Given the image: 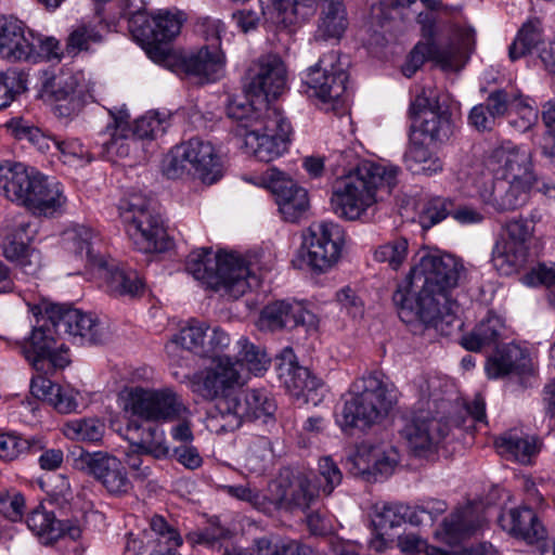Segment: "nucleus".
<instances>
[{"label":"nucleus","mask_w":555,"mask_h":555,"mask_svg":"<svg viewBox=\"0 0 555 555\" xmlns=\"http://www.w3.org/2000/svg\"><path fill=\"white\" fill-rule=\"evenodd\" d=\"M465 278L462 259L439 250H421L405 281L392 294L400 319L437 328L452 289Z\"/></svg>","instance_id":"f257e3e1"},{"label":"nucleus","mask_w":555,"mask_h":555,"mask_svg":"<svg viewBox=\"0 0 555 555\" xmlns=\"http://www.w3.org/2000/svg\"><path fill=\"white\" fill-rule=\"evenodd\" d=\"M335 166L343 168L344 176L333 185L331 206L335 215L346 220H367V209L376 203V191L382 185L391 189L396 184L397 167L386 168L369 160L352 166V150L333 154Z\"/></svg>","instance_id":"f03ea898"},{"label":"nucleus","mask_w":555,"mask_h":555,"mask_svg":"<svg viewBox=\"0 0 555 555\" xmlns=\"http://www.w3.org/2000/svg\"><path fill=\"white\" fill-rule=\"evenodd\" d=\"M0 193L34 215L53 216L66 202L59 182L23 163L0 165Z\"/></svg>","instance_id":"7ed1b4c3"},{"label":"nucleus","mask_w":555,"mask_h":555,"mask_svg":"<svg viewBox=\"0 0 555 555\" xmlns=\"http://www.w3.org/2000/svg\"><path fill=\"white\" fill-rule=\"evenodd\" d=\"M349 392L351 397L346 400L337 420L345 431L365 430L382 423L397 403L396 387L378 371L357 378Z\"/></svg>","instance_id":"20e7f679"},{"label":"nucleus","mask_w":555,"mask_h":555,"mask_svg":"<svg viewBox=\"0 0 555 555\" xmlns=\"http://www.w3.org/2000/svg\"><path fill=\"white\" fill-rule=\"evenodd\" d=\"M185 271L195 280L215 291L237 299L250 287L249 270L240 256L228 253L212 255L210 247L189 254Z\"/></svg>","instance_id":"39448f33"},{"label":"nucleus","mask_w":555,"mask_h":555,"mask_svg":"<svg viewBox=\"0 0 555 555\" xmlns=\"http://www.w3.org/2000/svg\"><path fill=\"white\" fill-rule=\"evenodd\" d=\"M126 231L139 251L164 253L170 242L162 215L153 199L142 194H132L120 206Z\"/></svg>","instance_id":"423d86ee"},{"label":"nucleus","mask_w":555,"mask_h":555,"mask_svg":"<svg viewBox=\"0 0 555 555\" xmlns=\"http://www.w3.org/2000/svg\"><path fill=\"white\" fill-rule=\"evenodd\" d=\"M163 171L169 179L193 175L203 183L212 184L222 177L223 166L209 141L192 138L170 151L164 160Z\"/></svg>","instance_id":"0eeeda50"},{"label":"nucleus","mask_w":555,"mask_h":555,"mask_svg":"<svg viewBox=\"0 0 555 555\" xmlns=\"http://www.w3.org/2000/svg\"><path fill=\"white\" fill-rule=\"evenodd\" d=\"M318 466V475L313 481L304 475L295 477L292 481L281 480L275 486L272 504L288 512L304 511L310 506L319 492L330 495L340 485L343 474L331 456L320 459Z\"/></svg>","instance_id":"6e6552de"},{"label":"nucleus","mask_w":555,"mask_h":555,"mask_svg":"<svg viewBox=\"0 0 555 555\" xmlns=\"http://www.w3.org/2000/svg\"><path fill=\"white\" fill-rule=\"evenodd\" d=\"M411 118L422 117L416 130L431 144H443L455 130L449 95L436 88L424 87L411 102Z\"/></svg>","instance_id":"1a4fd4ad"},{"label":"nucleus","mask_w":555,"mask_h":555,"mask_svg":"<svg viewBox=\"0 0 555 555\" xmlns=\"http://www.w3.org/2000/svg\"><path fill=\"white\" fill-rule=\"evenodd\" d=\"M216 410L223 422L220 428L224 431H233L244 421L274 423L278 404L266 389H246L220 398Z\"/></svg>","instance_id":"9d476101"},{"label":"nucleus","mask_w":555,"mask_h":555,"mask_svg":"<svg viewBox=\"0 0 555 555\" xmlns=\"http://www.w3.org/2000/svg\"><path fill=\"white\" fill-rule=\"evenodd\" d=\"M261 5L283 14V22L306 20L313 14L317 4L321 17L317 35L322 39H339L348 26L347 12L343 0H260Z\"/></svg>","instance_id":"9b49d317"},{"label":"nucleus","mask_w":555,"mask_h":555,"mask_svg":"<svg viewBox=\"0 0 555 555\" xmlns=\"http://www.w3.org/2000/svg\"><path fill=\"white\" fill-rule=\"evenodd\" d=\"M35 306V315H42V324L35 325L26 338L21 343V351L25 359L38 372H48L52 369H63L68 364L67 348L59 343L62 336L59 326H55L48 315L39 312Z\"/></svg>","instance_id":"f8f14e48"},{"label":"nucleus","mask_w":555,"mask_h":555,"mask_svg":"<svg viewBox=\"0 0 555 555\" xmlns=\"http://www.w3.org/2000/svg\"><path fill=\"white\" fill-rule=\"evenodd\" d=\"M39 312H44L59 326L62 335L70 336L75 344L96 346L105 344L109 338L107 327L92 313L48 301L40 304Z\"/></svg>","instance_id":"ddd939ff"},{"label":"nucleus","mask_w":555,"mask_h":555,"mask_svg":"<svg viewBox=\"0 0 555 555\" xmlns=\"http://www.w3.org/2000/svg\"><path fill=\"white\" fill-rule=\"evenodd\" d=\"M112 122L106 126L102 146L108 155L127 157L130 152L129 142L134 139H154L165 132L163 121L156 114H149L138 118L133 128L129 125V114L126 109H109Z\"/></svg>","instance_id":"4468645a"},{"label":"nucleus","mask_w":555,"mask_h":555,"mask_svg":"<svg viewBox=\"0 0 555 555\" xmlns=\"http://www.w3.org/2000/svg\"><path fill=\"white\" fill-rule=\"evenodd\" d=\"M291 132V122L278 109L267 108L264 122L240 137H243L247 153L269 163L287 150Z\"/></svg>","instance_id":"2eb2a0df"},{"label":"nucleus","mask_w":555,"mask_h":555,"mask_svg":"<svg viewBox=\"0 0 555 555\" xmlns=\"http://www.w3.org/2000/svg\"><path fill=\"white\" fill-rule=\"evenodd\" d=\"M345 244L343 228L332 221H317L304 232V260L314 271L325 272L340 258Z\"/></svg>","instance_id":"dca6fc26"},{"label":"nucleus","mask_w":555,"mask_h":555,"mask_svg":"<svg viewBox=\"0 0 555 555\" xmlns=\"http://www.w3.org/2000/svg\"><path fill=\"white\" fill-rule=\"evenodd\" d=\"M505 232L506 235L493 246L491 261L500 274L512 275L527 262L528 241L533 228L524 218H513L506 222Z\"/></svg>","instance_id":"f3484780"},{"label":"nucleus","mask_w":555,"mask_h":555,"mask_svg":"<svg viewBox=\"0 0 555 555\" xmlns=\"http://www.w3.org/2000/svg\"><path fill=\"white\" fill-rule=\"evenodd\" d=\"M286 79L285 64L278 54L261 55L247 69L244 90L267 109L270 101L284 91Z\"/></svg>","instance_id":"a211bd4d"},{"label":"nucleus","mask_w":555,"mask_h":555,"mask_svg":"<svg viewBox=\"0 0 555 555\" xmlns=\"http://www.w3.org/2000/svg\"><path fill=\"white\" fill-rule=\"evenodd\" d=\"M347 65L338 51L325 53L308 68L305 82L321 101H338L347 91Z\"/></svg>","instance_id":"6ab92c4d"},{"label":"nucleus","mask_w":555,"mask_h":555,"mask_svg":"<svg viewBox=\"0 0 555 555\" xmlns=\"http://www.w3.org/2000/svg\"><path fill=\"white\" fill-rule=\"evenodd\" d=\"M130 409L133 415L153 422L175 421L186 412L178 395L170 389L135 388L130 395Z\"/></svg>","instance_id":"aec40b11"},{"label":"nucleus","mask_w":555,"mask_h":555,"mask_svg":"<svg viewBox=\"0 0 555 555\" xmlns=\"http://www.w3.org/2000/svg\"><path fill=\"white\" fill-rule=\"evenodd\" d=\"M225 55L218 44L182 53L177 60V73L204 85L219 80L224 74Z\"/></svg>","instance_id":"412c9836"},{"label":"nucleus","mask_w":555,"mask_h":555,"mask_svg":"<svg viewBox=\"0 0 555 555\" xmlns=\"http://www.w3.org/2000/svg\"><path fill=\"white\" fill-rule=\"evenodd\" d=\"M275 361L278 376L289 395L306 403L317 404L321 400L318 391L323 388L322 380L296 362L292 348H285Z\"/></svg>","instance_id":"4be33fe9"},{"label":"nucleus","mask_w":555,"mask_h":555,"mask_svg":"<svg viewBox=\"0 0 555 555\" xmlns=\"http://www.w3.org/2000/svg\"><path fill=\"white\" fill-rule=\"evenodd\" d=\"M263 182L275 196L279 210L285 221H298L309 208L307 190L297 185L278 168H268L263 173Z\"/></svg>","instance_id":"5701e85b"},{"label":"nucleus","mask_w":555,"mask_h":555,"mask_svg":"<svg viewBox=\"0 0 555 555\" xmlns=\"http://www.w3.org/2000/svg\"><path fill=\"white\" fill-rule=\"evenodd\" d=\"M449 431L450 426L442 420L412 415L404 418L400 435L414 455L427 456L437 451Z\"/></svg>","instance_id":"b1692460"},{"label":"nucleus","mask_w":555,"mask_h":555,"mask_svg":"<svg viewBox=\"0 0 555 555\" xmlns=\"http://www.w3.org/2000/svg\"><path fill=\"white\" fill-rule=\"evenodd\" d=\"M78 462L82 469H86L112 494L126 493L131 488L125 466L119 459L107 452L82 451Z\"/></svg>","instance_id":"393cba45"},{"label":"nucleus","mask_w":555,"mask_h":555,"mask_svg":"<svg viewBox=\"0 0 555 555\" xmlns=\"http://www.w3.org/2000/svg\"><path fill=\"white\" fill-rule=\"evenodd\" d=\"M475 49V30L469 26H454L449 43L431 44L427 49L429 57L442 69H462Z\"/></svg>","instance_id":"a878e982"},{"label":"nucleus","mask_w":555,"mask_h":555,"mask_svg":"<svg viewBox=\"0 0 555 555\" xmlns=\"http://www.w3.org/2000/svg\"><path fill=\"white\" fill-rule=\"evenodd\" d=\"M261 318L270 330H293L302 326L306 331H315L319 326L318 317L301 302L276 300L267 305Z\"/></svg>","instance_id":"bb28decb"},{"label":"nucleus","mask_w":555,"mask_h":555,"mask_svg":"<svg viewBox=\"0 0 555 555\" xmlns=\"http://www.w3.org/2000/svg\"><path fill=\"white\" fill-rule=\"evenodd\" d=\"M46 92L53 100V113L60 118H72L85 105V92L76 76L60 74L44 85Z\"/></svg>","instance_id":"cd10ccee"},{"label":"nucleus","mask_w":555,"mask_h":555,"mask_svg":"<svg viewBox=\"0 0 555 555\" xmlns=\"http://www.w3.org/2000/svg\"><path fill=\"white\" fill-rule=\"evenodd\" d=\"M241 383L237 364L229 356L217 357L216 366L204 375L196 376L193 382V390L206 400L222 398L223 392Z\"/></svg>","instance_id":"c85d7f7f"},{"label":"nucleus","mask_w":555,"mask_h":555,"mask_svg":"<svg viewBox=\"0 0 555 555\" xmlns=\"http://www.w3.org/2000/svg\"><path fill=\"white\" fill-rule=\"evenodd\" d=\"M491 158L498 164L494 168L495 179L531 186L535 182L529 152L517 146L502 145L493 151Z\"/></svg>","instance_id":"c756f323"},{"label":"nucleus","mask_w":555,"mask_h":555,"mask_svg":"<svg viewBox=\"0 0 555 555\" xmlns=\"http://www.w3.org/2000/svg\"><path fill=\"white\" fill-rule=\"evenodd\" d=\"M182 23L181 13L159 11L152 20L145 14H137L131 17V33L142 42L171 41L179 35Z\"/></svg>","instance_id":"7c9ffc66"},{"label":"nucleus","mask_w":555,"mask_h":555,"mask_svg":"<svg viewBox=\"0 0 555 555\" xmlns=\"http://www.w3.org/2000/svg\"><path fill=\"white\" fill-rule=\"evenodd\" d=\"M28 528L46 545L53 544L61 538L77 541L82 533L77 519H56L54 513L36 508L27 517Z\"/></svg>","instance_id":"2f4dec72"},{"label":"nucleus","mask_w":555,"mask_h":555,"mask_svg":"<svg viewBox=\"0 0 555 555\" xmlns=\"http://www.w3.org/2000/svg\"><path fill=\"white\" fill-rule=\"evenodd\" d=\"M531 185L509 182L505 179H493L485 184L479 195L482 202L499 212L512 211L522 207L530 195Z\"/></svg>","instance_id":"473e14b6"},{"label":"nucleus","mask_w":555,"mask_h":555,"mask_svg":"<svg viewBox=\"0 0 555 555\" xmlns=\"http://www.w3.org/2000/svg\"><path fill=\"white\" fill-rule=\"evenodd\" d=\"M34 36L14 17L0 18V55L8 61H26L35 52Z\"/></svg>","instance_id":"72a5a7b5"},{"label":"nucleus","mask_w":555,"mask_h":555,"mask_svg":"<svg viewBox=\"0 0 555 555\" xmlns=\"http://www.w3.org/2000/svg\"><path fill=\"white\" fill-rule=\"evenodd\" d=\"M498 520L503 530L528 544L538 543L546 537L544 526L530 507L512 508L503 513Z\"/></svg>","instance_id":"f704fd0d"},{"label":"nucleus","mask_w":555,"mask_h":555,"mask_svg":"<svg viewBox=\"0 0 555 555\" xmlns=\"http://www.w3.org/2000/svg\"><path fill=\"white\" fill-rule=\"evenodd\" d=\"M482 521V516L473 504L459 507L442 521L443 539L449 544H457L475 534Z\"/></svg>","instance_id":"c9c22d12"},{"label":"nucleus","mask_w":555,"mask_h":555,"mask_svg":"<svg viewBox=\"0 0 555 555\" xmlns=\"http://www.w3.org/2000/svg\"><path fill=\"white\" fill-rule=\"evenodd\" d=\"M494 447L501 456L521 464H530L540 451L539 439L516 429H511L494 440Z\"/></svg>","instance_id":"e433bc0d"},{"label":"nucleus","mask_w":555,"mask_h":555,"mask_svg":"<svg viewBox=\"0 0 555 555\" xmlns=\"http://www.w3.org/2000/svg\"><path fill=\"white\" fill-rule=\"evenodd\" d=\"M28 223L18 224L17 229L7 237L3 254L7 259L16 261L26 274L34 275L40 269L39 251L29 247L30 237L27 234Z\"/></svg>","instance_id":"4c0bfd02"},{"label":"nucleus","mask_w":555,"mask_h":555,"mask_svg":"<svg viewBox=\"0 0 555 555\" xmlns=\"http://www.w3.org/2000/svg\"><path fill=\"white\" fill-rule=\"evenodd\" d=\"M108 33V26L102 22L80 23L69 33L63 53L74 57L81 52H94L98 46L105 42Z\"/></svg>","instance_id":"58836bf2"},{"label":"nucleus","mask_w":555,"mask_h":555,"mask_svg":"<svg viewBox=\"0 0 555 555\" xmlns=\"http://www.w3.org/2000/svg\"><path fill=\"white\" fill-rule=\"evenodd\" d=\"M127 439L131 443V448H135L139 453L151 455L155 459L166 457L169 449L164 442V433L154 425L145 428L137 421H130L127 426Z\"/></svg>","instance_id":"ea45409f"},{"label":"nucleus","mask_w":555,"mask_h":555,"mask_svg":"<svg viewBox=\"0 0 555 555\" xmlns=\"http://www.w3.org/2000/svg\"><path fill=\"white\" fill-rule=\"evenodd\" d=\"M504 330L503 320L488 312L468 334L461 339V345L468 351L479 352L485 348L496 346Z\"/></svg>","instance_id":"a19ab883"},{"label":"nucleus","mask_w":555,"mask_h":555,"mask_svg":"<svg viewBox=\"0 0 555 555\" xmlns=\"http://www.w3.org/2000/svg\"><path fill=\"white\" fill-rule=\"evenodd\" d=\"M227 115L237 122L236 134L240 135V133L257 129L264 122L266 108L255 96L246 93L244 99L229 100Z\"/></svg>","instance_id":"79ce46f5"},{"label":"nucleus","mask_w":555,"mask_h":555,"mask_svg":"<svg viewBox=\"0 0 555 555\" xmlns=\"http://www.w3.org/2000/svg\"><path fill=\"white\" fill-rule=\"evenodd\" d=\"M104 279L107 292L115 297L133 298L141 296L145 291L144 281L132 269L119 267L107 269Z\"/></svg>","instance_id":"37998d69"},{"label":"nucleus","mask_w":555,"mask_h":555,"mask_svg":"<svg viewBox=\"0 0 555 555\" xmlns=\"http://www.w3.org/2000/svg\"><path fill=\"white\" fill-rule=\"evenodd\" d=\"M209 325L205 322L192 319L188 324L180 330L173 339L166 346L167 351L170 353L181 347L185 350L194 352L203 357L205 354L204 345L206 343V331Z\"/></svg>","instance_id":"c03bdc74"},{"label":"nucleus","mask_w":555,"mask_h":555,"mask_svg":"<svg viewBox=\"0 0 555 555\" xmlns=\"http://www.w3.org/2000/svg\"><path fill=\"white\" fill-rule=\"evenodd\" d=\"M66 240L72 244L70 249L81 258H86L91 264L103 266L100 250L95 247L100 243L94 231L86 225H76L66 232Z\"/></svg>","instance_id":"a18cd8bd"},{"label":"nucleus","mask_w":555,"mask_h":555,"mask_svg":"<svg viewBox=\"0 0 555 555\" xmlns=\"http://www.w3.org/2000/svg\"><path fill=\"white\" fill-rule=\"evenodd\" d=\"M524 359V352L518 346H504L493 357L488 359L486 364L487 374L491 378H499L519 371L524 366L521 364Z\"/></svg>","instance_id":"49530a36"},{"label":"nucleus","mask_w":555,"mask_h":555,"mask_svg":"<svg viewBox=\"0 0 555 555\" xmlns=\"http://www.w3.org/2000/svg\"><path fill=\"white\" fill-rule=\"evenodd\" d=\"M43 448L38 437L24 438L16 433H0V459L3 461H14L24 453L36 454Z\"/></svg>","instance_id":"de8ad7c7"},{"label":"nucleus","mask_w":555,"mask_h":555,"mask_svg":"<svg viewBox=\"0 0 555 555\" xmlns=\"http://www.w3.org/2000/svg\"><path fill=\"white\" fill-rule=\"evenodd\" d=\"M543 40V28L540 18L528 20L518 30L517 37L509 46L508 54L516 61L530 53Z\"/></svg>","instance_id":"09e8293b"},{"label":"nucleus","mask_w":555,"mask_h":555,"mask_svg":"<svg viewBox=\"0 0 555 555\" xmlns=\"http://www.w3.org/2000/svg\"><path fill=\"white\" fill-rule=\"evenodd\" d=\"M105 424L96 417L72 420L64 425V435L77 441L99 442L105 433Z\"/></svg>","instance_id":"8fccbe9b"},{"label":"nucleus","mask_w":555,"mask_h":555,"mask_svg":"<svg viewBox=\"0 0 555 555\" xmlns=\"http://www.w3.org/2000/svg\"><path fill=\"white\" fill-rule=\"evenodd\" d=\"M236 348L237 353L233 363L237 364L240 372L244 366L255 374L267 370L270 359L260 347L242 337L237 340Z\"/></svg>","instance_id":"3c124183"},{"label":"nucleus","mask_w":555,"mask_h":555,"mask_svg":"<svg viewBox=\"0 0 555 555\" xmlns=\"http://www.w3.org/2000/svg\"><path fill=\"white\" fill-rule=\"evenodd\" d=\"M26 75L16 68L0 73V109L7 108L16 95L26 90Z\"/></svg>","instance_id":"603ef678"},{"label":"nucleus","mask_w":555,"mask_h":555,"mask_svg":"<svg viewBox=\"0 0 555 555\" xmlns=\"http://www.w3.org/2000/svg\"><path fill=\"white\" fill-rule=\"evenodd\" d=\"M409 254V242L405 237H395L378 246L374 258L378 262L387 263L392 270H398Z\"/></svg>","instance_id":"864d4df0"},{"label":"nucleus","mask_w":555,"mask_h":555,"mask_svg":"<svg viewBox=\"0 0 555 555\" xmlns=\"http://www.w3.org/2000/svg\"><path fill=\"white\" fill-rule=\"evenodd\" d=\"M15 135L18 140H26L31 143L39 152L55 155L57 138L53 137L40 128L18 121L14 128Z\"/></svg>","instance_id":"5fc2aeb1"},{"label":"nucleus","mask_w":555,"mask_h":555,"mask_svg":"<svg viewBox=\"0 0 555 555\" xmlns=\"http://www.w3.org/2000/svg\"><path fill=\"white\" fill-rule=\"evenodd\" d=\"M411 506L403 503H387L376 513L374 524L378 530H384L399 527L406 521L411 524Z\"/></svg>","instance_id":"6e6d98bb"},{"label":"nucleus","mask_w":555,"mask_h":555,"mask_svg":"<svg viewBox=\"0 0 555 555\" xmlns=\"http://www.w3.org/2000/svg\"><path fill=\"white\" fill-rule=\"evenodd\" d=\"M280 481L274 482L270 487V496H266L258 491H255L250 488L244 486H229L227 487L228 493L234 498H237L243 501H247L251 503L256 508L264 512L271 513L272 511L278 509L274 504H272L271 499L275 494L276 488Z\"/></svg>","instance_id":"4d7b16f0"},{"label":"nucleus","mask_w":555,"mask_h":555,"mask_svg":"<svg viewBox=\"0 0 555 555\" xmlns=\"http://www.w3.org/2000/svg\"><path fill=\"white\" fill-rule=\"evenodd\" d=\"M448 509V504L438 499H427L422 503L411 506V525L418 526L424 521L434 522L439 516Z\"/></svg>","instance_id":"13d9d810"},{"label":"nucleus","mask_w":555,"mask_h":555,"mask_svg":"<svg viewBox=\"0 0 555 555\" xmlns=\"http://www.w3.org/2000/svg\"><path fill=\"white\" fill-rule=\"evenodd\" d=\"M455 202L456 201L451 197H431L425 205L424 219L427 220L430 225H435L449 216L453 218Z\"/></svg>","instance_id":"bf43d9fd"},{"label":"nucleus","mask_w":555,"mask_h":555,"mask_svg":"<svg viewBox=\"0 0 555 555\" xmlns=\"http://www.w3.org/2000/svg\"><path fill=\"white\" fill-rule=\"evenodd\" d=\"M151 530L156 534V546L178 547L182 544V538L178 531L165 520L163 516L155 515L150 521Z\"/></svg>","instance_id":"052dcab7"},{"label":"nucleus","mask_w":555,"mask_h":555,"mask_svg":"<svg viewBox=\"0 0 555 555\" xmlns=\"http://www.w3.org/2000/svg\"><path fill=\"white\" fill-rule=\"evenodd\" d=\"M346 468L353 476L372 481V449L359 450L346 457Z\"/></svg>","instance_id":"680f3d73"},{"label":"nucleus","mask_w":555,"mask_h":555,"mask_svg":"<svg viewBox=\"0 0 555 555\" xmlns=\"http://www.w3.org/2000/svg\"><path fill=\"white\" fill-rule=\"evenodd\" d=\"M54 153L62 157L64 163H70L75 158L91 160L89 150L76 139H57Z\"/></svg>","instance_id":"e2e57ef3"},{"label":"nucleus","mask_w":555,"mask_h":555,"mask_svg":"<svg viewBox=\"0 0 555 555\" xmlns=\"http://www.w3.org/2000/svg\"><path fill=\"white\" fill-rule=\"evenodd\" d=\"M1 513L12 521L22 519L25 498L20 492H0Z\"/></svg>","instance_id":"0e129e2a"},{"label":"nucleus","mask_w":555,"mask_h":555,"mask_svg":"<svg viewBox=\"0 0 555 555\" xmlns=\"http://www.w3.org/2000/svg\"><path fill=\"white\" fill-rule=\"evenodd\" d=\"M512 100L513 89H496L488 95L483 105L487 107L488 113L498 118L504 116L509 111Z\"/></svg>","instance_id":"69168bd1"},{"label":"nucleus","mask_w":555,"mask_h":555,"mask_svg":"<svg viewBox=\"0 0 555 555\" xmlns=\"http://www.w3.org/2000/svg\"><path fill=\"white\" fill-rule=\"evenodd\" d=\"M336 300L340 308L353 319L362 318L364 313V304L357 295L356 291L349 286L339 289L336 293Z\"/></svg>","instance_id":"338daca9"},{"label":"nucleus","mask_w":555,"mask_h":555,"mask_svg":"<svg viewBox=\"0 0 555 555\" xmlns=\"http://www.w3.org/2000/svg\"><path fill=\"white\" fill-rule=\"evenodd\" d=\"M524 283L529 286L545 285L550 287L555 283V266L539 263L524 276Z\"/></svg>","instance_id":"774afa93"}]
</instances>
